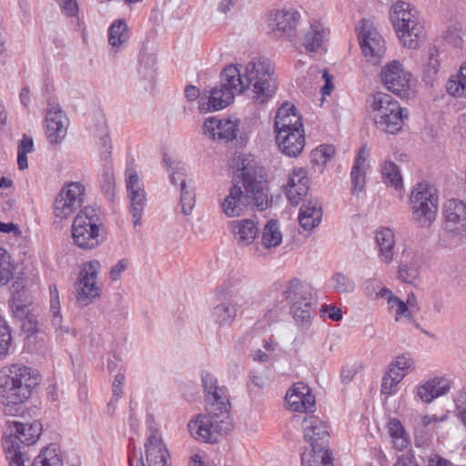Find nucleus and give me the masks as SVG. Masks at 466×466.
<instances>
[{
    "label": "nucleus",
    "mask_w": 466,
    "mask_h": 466,
    "mask_svg": "<svg viewBox=\"0 0 466 466\" xmlns=\"http://www.w3.org/2000/svg\"><path fill=\"white\" fill-rule=\"evenodd\" d=\"M284 296L290 303V308L310 303L312 302V288L309 284L294 279L288 284Z\"/></svg>",
    "instance_id": "obj_31"
},
{
    "label": "nucleus",
    "mask_w": 466,
    "mask_h": 466,
    "mask_svg": "<svg viewBox=\"0 0 466 466\" xmlns=\"http://www.w3.org/2000/svg\"><path fill=\"white\" fill-rule=\"evenodd\" d=\"M128 260L122 258L114 265L109 271V278L112 281H116L120 279L122 273L127 268Z\"/></svg>",
    "instance_id": "obj_61"
},
{
    "label": "nucleus",
    "mask_w": 466,
    "mask_h": 466,
    "mask_svg": "<svg viewBox=\"0 0 466 466\" xmlns=\"http://www.w3.org/2000/svg\"><path fill=\"white\" fill-rule=\"evenodd\" d=\"M49 318L52 326L60 334L68 333L69 329L63 326L59 293L55 284L49 286Z\"/></svg>",
    "instance_id": "obj_35"
},
{
    "label": "nucleus",
    "mask_w": 466,
    "mask_h": 466,
    "mask_svg": "<svg viewBox=\"0 0 466 466\" xmlns=\"http://www.w3.org/2000/svg\"><path fill=\"white\" fill-rule=\"evenodd\" d=\"M380 298L385 299L390 309H394L398 316L409 317L410 310L405 302L396 297L388 288H381L379 290Z\"/></svg>",
    "instance_id": "obj_44"
},
{
    "label": "nucleus",
    "mask_w": 466,
    "mask_h": 466,
    "mask_svg": "<svg viewBox=\"0 0 466 466\" xmlns=\"http://www.w3.org/2000/svg\"><path fill=\"white\" fill-rule=\"evenodd\" d=\"M328 37V31L319 21H313L304 33L301 45L309 52H317L324 47Z\"/></svg>",
    "instance_id": "obj_27"
},
{
    "label": "nucleus",
    "mask_w": 466,
    "mask_h": 466,
    "mask_svg": "<svg viewBox=\"0 0 466 466\" xmlns=\"http://www.w3.org/2000/svg\"><path fill=\"white\" fill-rule=\"evenodd\" d=\"M390 19L403 46L417 49L425 39L424 26L410 4L399 1L391 7Z\"/></svg>",
    "instance_id": "obj_5"
},
{
    "label": "nucleus",
    "mask_w": 466,
    "mask_h": 466,
    "mask_svg": "<svg viewBox=\"0 0 466 466\" xmlns=\"http://www.w3.org/2000/svg\"><path fill=\"white\" fill-rule=\"evenodd\" d=\"M381 175L385 184L390 185L395 188L402 187V177L397 165L389 160L385 161L381 167Z\"/></svg>",
    "instance_id": "obj_42"
},
{
    "label": "nucleus",
    "mask_w": 466,
    "mask_h": 466,
    "mask_svg": "<svg viewBox=\"0 0 466 466\" xmlns=\"http://www.w3.org/2000/svg\"><path fill=\"white\" fill-rule=\"evenodd\" d=\"M101 188L108 199L115 197V177L110 167L106 166L100 177Z\"/></svg>",
    "instance_id": "obj_52"
},
{
    "label": "nucleus",
    "mask_w": 466,
    "mask_h": 466,
    "mask_svg": "<svg viewBox=\"0 0 466 466\" xmlns=\"http://www.w3.org/2000/svg\"><path fill=\"white\" fill-rule=\"evenodd\" d=\"M366 155V147L362 146L355 158L350 172L351 190L353 194L361 192L366 184V172L370 167Z\"/></svg>",
    "instance_id": "obj_32"
},
{
    "label": "nucleus",
    "mask_w": 466,
    "mask_h": 466,
    "mask_svg": "<svg viewBox=\"0 0 466 466\" xmlns=\"http://www.w3.org/2000/svg\"><path fill=\"white\" fill-rule=\"evenodd\" d=\"M447 419H448L447 414H444L441 417H439L437 415H423V416H420L419 420L416 422L415 429L416 430L419 428L424 429V428L429 427L431 424H436L438 422L444 421Z\"/></svg>",
    "instance_id": "obj_57"
},
{
    "label": "nucleus",
    "mask_w": 466,
    "mask_h": 466,
    "mask_svg": "<svg viewBox=\"0 0 466 466\" xmlns=\"http://www.w3.org/2000/svg\"><path fill=\"white\" fill-rule=\"evenodd\" d=\"M38 384L35 371L22 364L0 369V404L6 409L26 401Z\"/></svg>",
    "instance_id": "obj_3"
},
{
    "label": "nucleus",
    "mask_w": 466,
    "mask_h": 466,
    "mask_svg": "<svg viewBox=\"0 0 466 466\" xmlns=\"http://www.w3.org/2000/svg\"><path fill=\"white\" fill-rule=\"evenodd\" d=\"M375 240L378 247V256L381 262L390 264L393 260L395 248V235L389 228H380L375 232Z\"/></svg>",
    "instance_id": "obj_30"
},
{
    "label": "nucleus",
    "mask_w": 466,
    "mask_h": 466,
    "mask_svg": "<svg viewBox=\"0 0 466 466\" xmlns=\"http://www.w3.org/2000/svg\"><path fill=\"white\" fill-rule=\"evenodd\" d=\"M235 162V183L222 203L223 212L233 218L242 215L249 207L266 209L268 198L263 168L252 156L239 155Z\"/></svg>",
    "instance_id": "obj_1"
},
{
    "label": "nucleus",
    "mask_w": 466,
    "mask_h": 466,
    "mask_svg": "<svg viewBox=\"0 0 466 466\" xmlns=\"http://www.w3.org/2000/svg\"><path fill=\"white\" fill-rule=\"evenodd\" d=\"M438 202L435 187L427 183L417 184L410 196L413 221L419 227L429 228L436 219Z\"/></svg>",
    "instance_id": "obj_7"
},
{
    "label": "nucleus",
    "mask_w": 466,
    "mask_h": 466,
    "mask_svg": "<svg viewBox=\"0 0 466 466\" xmlns=\"http://www.w3.org/2000/svg\"><path fill=\"white\" fill-rule=\"evenodd\" d=\"M100 268V262L96 259L83 264L75 283L74 294L78 306L86 307L100 297L102 288L97 283Z\"/></svg>",
    "instance_id": "obj_10"
},
{
    "label": "nucleus",
    "mask_w": 466,
    "mask_h": 466,
    "mask_svg": "<svg viewBox=\"0 0 466 466\" xmlns=\"http://www.w3.org/2000/svg\"><path fill=\"white\" fill-rule=\"evenodd\" d=\"M312 302L290 308V313L297 323L307 327L311 322Z\"/></svg>",
    "instance_id": "obj_50"
},
{
    "label": "nucleus",
    "mask_w": 466,
    "mask_h": 466,
    "mask_svg": "<svg viewBox=\"0 0 466 466\" xmlns=\"http://www.w3.org/2000/svg\"><path fill=\"white\" fill-rule=\"evenodd\" d=\"M295 186L299 187L298 192L295 189H289L287 193V198L292 205H298L309 191V179L306 169L302 167L295 168L289 175L288 182L285 187L293 188Z\"/></svg>",
    "instance_id": "obj_26"
},
{
    "label": "nucleus",
    "mask_w": 466,
    "mask_h": 466,
    "mask_svg": "<svg viewBox=\"0 0 466 466\" xmlns=\"http://www.w3.org/2000/svg\"><path fill=\"white\" fill-rule=\"evenodd\" d=\"M440 62L438 59V51L431 49L429 52L428 62L426 64V71L429 74H436L439 70Z\"/></svg>",
    "instance_id": "obj_62"
},
{
    "label": "nucleus",
    "mask_w": 466,
    "mask_h": 466,
    "mask_svg": "<svg viewBox=\"0 0 466 466\" xmlns=\"http://www.w3.org/2000/svg\"><path fill=\"white\" fill-rule=\"evenodd\" d=\"M12 342L10 329L5 320L0 317V360L6 358Z\"/></svg>",
    "instance_id": "obj_51"
},
{
    "label": "nucleus",
    "mask_w": 466,
    "mask_h": 466,
    "mask_svg": "<svg viewBox=\"0 0 466 466\" xmlns=\"http://www.w3.org/2000/svg\"><path fill=\"white\" fill-rule=\"evenodd\" d=\"M32 304H9V308L14 319L21 320L26 318V315L32 313L30 307Z\"/></svg>",
    "instance_id": "obj_58"
},
{
    "label": "nucleus",
    "mask_w": 466,
    "mask_h": 466,
    "mask_svg": "<svg viewBox=\"0 0 466 466\" xmlns=\"http://www.w3.org/2000/svg\"><path fill=\"white\" fill-rule=\"evenodd\" d=\"M380 283L376 279H369L366 281L364 286V293L369 298H380L379 294L380 289H381Z\"/></svg>",
    "instance_id": "obj_63"
},
{
    "label": "nucleus",
    "mask_w": 466,
    "mask_h": 466,
    "mask_svg": "<svg viewBox=\"0 0 466 466\" xmlns=\"http://www.w3.org/2000/svg\"><path fill=\"white\" fill-rule=\"evenodd\" d=\"M10 435L5 439H13L15 446L35 444L42 433V424L38 420L32 422L12 421L9 424Z\"/></svg>",
    "instance_id": "obj_20"
},
{
    "label": "nucleus",
    "mask_w": 466,
    "mask_h": 466,
    "mask_svg": "<svg viewBox=\"0 0 466 466\" xmlns=\"http://www.w3.org/2000/svg\"><path fill=\"white\" fill-rule=\"evenodd\" d=\"M303 128L302 119L291 103H283L277 110L274 121V131H289Z\"/></svg>",
    "instance_id": "obj_24"
},
{
    "label": "nucleus",
    "mask_w": 466,
    "mask_h": 466,
    "mask_svg": "<svg viewBox=\"0 0 466 466\" xmlns=\"http://www.w3.org/2000/svg\"><path fill=\"white\" fill-rule=\"evenodd\" d=\"M31 466H62L55 449L46 448L35 458Z\"/></svg>",
    "instance_id": "obj_48"
},
{
    "label": "nucleus",
    "mask_w": 466,
    "mask_h": 466,
    "mask_svg": "<svg viewBox=\"0 0 466 466\" xmlns=\"http://www.w3.org/2000/svg\"><path fill=\"white\" fill-rule=\"evenodd\" d=\"M332 288L340 293H351L355 290V282L347 275L337 272L330 279Z\"/></svg>",
    "instance_id": "obj_47"
},
{
    "label": "nucleus",
    "mask_w": 466,
    "mask_h": 466,
    "mask_svg": "<svg viewBox=\"0 0 466 466\" xmlns=\"http://www.w3.org/2000/svg\"><path fill=\"white\" fill-rule=\"evenodd\" d=\"M413 360L406 355L398 356L395 361L392 363L399 370H401L407 374L411 369H413Z\"/></svg>",
    "instance_id": "obj_60"
},
{
    "label": "nucleus",
    "mask_w": 466,
    "mask_h": 466,
    "mask_svg": "<svg viewBox=\"0 0 466 466\" xmlns=\"http://www.w3.org/2000/svg\"><path fill=\"white\" fill-rule=\"evenodd\" d=\"M282 241L279 224L275 219L268 220L263 228L260 245L266 248H276Z\"/></svg>",
    "instance_id": "obj_36"
},
{
    "label": "nucleus",
    "mask_w": 466,
    "mask_h": 466,
    "mask_svg": "<svg viewBox=\"0 0 466 466\" xmlns=\"http://www.w3.org/2000/svg\"><path fill=\"white\" fill-rule=\"evenodd\" d=\"M85 187L80 182H70L63 187L54 202V214L65 219L76 212L83 204Z\"/></svg>",
    "instance_id": "obj_13"
},
{
    "label": "nucleus",
    "mask_w": 466,
    "mask_h": 466,
    "mask_svg": "<svg viewBox=\"0 0 466 466\" xmlns=\"http://www.w3.org/2000/svg\"><path fill=\"white\" fill-rule=\"evenodd\" d=\"M322 210L317 200H309L300 208L299 221L306 230H311L321 221Z\"/></svg>",
    "instance_id": "obj_33"
},
{
    "label": "nucleus",
    "mask_w": 466,
    "mask_h": 466,
    "mask_svg": "<svg viewBox=\"0 0 466 466\" xmlns=\"http://www.w3.org/2000/svg\"><path fill=\"white\" fill-rule=\"evenodd\" d=\"M164 161L168 167V172L170 176V181L174 185H177V182H181L182 178H186L187 167V165L178 160H172L167 156L164 157Z\"/></svg>",
    "instance_id": "obj_46"
},
{
    "label": "nucleus",
    "mask_w": 466,
    "mask_h": 466,
    "mask_svg": "<svg viewBox=\"0 0 466 466\" xmlns=\"http://www.w3.org/2000/svg\"><path fill=\"white\" fill-rule=\"evenodd\" d=\"M301 466H322L316 446L301 453Z\"/></svg>",
    "instance_id": "obj_54"
},
{
    "label": "nucleus",
    "mask_w": 466,
    "mask_h": 466,
    "mask_svg": "<svg viewBox=\"0 0 466 466\" xmlns=\"http://www.w3.org/2000/svg\"><path fill=\"white\" fill-rule=\"evenodd\" d=\"M276 143L279 150L290 157H298L305 146L304 128L277 131Z\"/></svg>",
    "instance_id": "obj_23"
},
{
    "label": "nucleus",
    "mask_w": 466,
    "mask_h": 466,
    "mask_svg": "<svg viewBox=\"0 0 466 466\" xmlns=\"http://www.w3.org/2000/svg\"><path fill=\"white\" fill-rule=\"evenodd\" d=\"M320 312L324 316H328L332 320L338 321L342 318V311L339 308L333 305H323Z\"/></svg>",
    "instance_id": "obj_64"
},
{
    "label": "nucleus",
    "mask_w": 466,
    "mask_h": 466,
    "mask_svg": "<svg viewBox=\"0 0 466 466\" xmlns=\"http://www.w3.org/2000/svg\"><path fill=\"white\" fill-rule=\"evenodd\" d=\"M126 187L129 202L128 212L132 216V223L135 227L141 225V218L146 208L147 199L144 189V184L134 169L126 172Z\"/></svg>",
    "instance_id": "obj_14"
},
{
    "label": "nucleus",
    "mask_w": 466,
    "mask_h": 466,
    "mask_svg": "<svg viewBox=\"0 0 466 466\" xmlns=\"http://www.w3.org/2000/svg\"><path fill=\"white\" fill-rule=\"evenodd\" d=\"M179 186L181 212L185 216H188L195 206V193L191 185L187 183L186 178H182Z\"/></svg>",
    "instance_id": "obj_43"
},
{
    "label": "nucleus",
    "mask_w": 466,
    "mask_h": 466,
    "mask_svg": "<svg viewBox=\"0 0 466 466\" xmlns=\"http://www.w3.org/2000/svg\"><path fill=\"white\" fill-rule=\"evenodd\" d=\"M399 278L401 281L413 284L420 276V259L410 249H404L399 266Z\"/></svg>",
    "instance_id": "obj_29"
},
{
    "label": "nucleus",
    "mask_w": 466,
    "mask_h": 466,
    "mask_svg": "<svg viewBox=\"0 0 466 466\" xmlns=\"http://www.w3.org/2000/svg\"><path fill=\"white\" fill-rule=\"evenodd\" d=\"M68 118L58 104H49L46 116V135L51 144L61 143L66 137Z\"/></svg>",
    "instance_id": "obj_19"
},
{
    "label": "nucleus",
    "mask_w": 466,
    "mask_h": 466,
    "mask_svg": "<svg viewBox=\"0 0 466 466\" xmlns=\"http://www.w3.org/2000/svg\"><path fill=\"white\" fill-rule=\"evenodd\" d=\"M380 79L389 91L401 98H408L414 93L412 75L398 60H393L382 67Z\"/></svg>",
    "instance_id": "obj_11"
},
{
    "label": "nucleus",
    "mask_w": 466,
    "mask_h": 466,
    "mask_svg": "<svg viewBox=\"0 0 466 466\" xmlns=\"http://www.w3.org/2000/svg\"><path fill=\"white\" fill-rule=\"evenodd\" d=\"M445 229L453 235L466 238V204L458 199H449L444 205Z\"/></svg>",
    "instance_id": "obj_18"
},
{
    "label": "nucleus",
    "mask_w": 466,
    "mask_h": 466,
    "mask_svg": "<svg viewBox=\"0 0 466 466\" xmlns=\"http://www.w3.org/2000/svg\"><path fill=\"white\" fill-rule=\"evenodd\" d=\"M190 435L197 441L216 443L230 430L231 420L225 413L208 412L197 416L188 422Z\"/></svg>",
    "instance_id": "obj_9"
},
{
    "label": "nucleus",
    "mask_w": 466,
    "mask_h": 466,
    "mask_svg": "<svg viewBox=\"0 0 466 466\" xmlns=\"http://www.w3.org/2000/svg\"><path fill=\"white\" fill-rule=\"evenodd\" d=\"M129 39L127 25L123 20L115 21L108 29V43L115 48L121 47Z\"/></svg>",
    "instance_id": "obj_38"
},
{
    "label": "nucleus",
    "mask_w": 466,
    "mask_h": 466,
    "mask_svg": "<svg viewBox=\"0 0 466 466\" xmlns=\"http://www.w3.org/2000/svg\"><path fill=\"white\" fill-rule=\"evenodd\" d=\"M71 234L75 245L81 249L99 247L106 235L99 208L85 207L74 218Z\"/></svg>",
    "instance_id": "obj_4"
},
{
    "label": "nucleus",
    "mask_w": 466,
    "mask_h": 466,
    "mask_svg": "<svg viewBox=\"0 0 466 466\" xmlns=\"http://www.w3.org/2000/svg\"><path fill=\"white\" fill-rule=\"evenodd\" d=\"M203 131L214 141L228 143L237 137L239 131V120L235 116L223 118L211 116L204 122Z\"/></svg>",
    "instance_id": "obj_15"
},
{
    "label": "nucleus",
    "mask_w": 466,
    "mask_h": 466,
    "mask_svg": "<svg viewBox=\"0 0 466 466\" xmlns=\"http://www.w3.org/2000/svg\"><path fill=\"white\" fill-rule=\"evenodd\" d=\"M125 382V376L121 373H118L115 376L114 381H113V396L108 403V409H112V410H115V403L118 401V400L122 397V386Z\"/></svg>",
    "instance_id": "obj_55"
},
{
    "label": "nucleus",
    "mask_w": 466,
    "mask_h": 466,
    "mask_svg": "<svg viewBox=\"0 0 466 466\" xmlns=\"http://www.w3.org/2000/svg\"><path fill=\"white\" fill-rule=\"evenodd\" d=\"M300 15L294 9H281L272 15L271 31L278 37L293 41L297 36V27Z\"/></svg>",
    "instance_id": "obj_17"
},
{
    "label": "nucleus",
    "mask_w": 466,
    "mask_h": 466,
    "mask_svg": "<svg viewBox=\"0 0 466 466\" xmlns=\"http://www.w3.org/2000/svg\"><path fill=\"white\" fill-rule=\"evenodd\" d=\"M33 296L24 281H15L12 285V298L9 304H33Z\"/></svg>",
    "instance_id": "obj_45"
},
{
    "label": "nucleus",
    "mask_w": 466,
    "mask_h": 466,
    "mask_svg": "<svg viewBox=\"0 0 466 466\" xmlns=\"http://www.w3.org/2000/svg\"><path fill=\"white\" fill-rule=\"evenodd\" d=\"M239 74L233 66H228L221 73L218 86L210 90L208 104L201 102L199 110H219L227 107L234 100L236 94L244 92V86L239 81Z\"/></svg>",
    "instance_id": "obj_8"
},
{
    "label": "nucleus",
    "mask_w": 466,
    "mask_h": 466,
    "mask_svg": "<svg viewBox=\"0 0 466 466\" xmlns=\"http://www.w3.org/2000/svg\"><path fill=\"white\" fill-rule=\"evenodd\" d=\"M229 229L234 241L239 247H248L254 244L259 233L258 222L256 217L233 220L229 223Z\"/></svg>",
    "instance_id": "obj_22"
},
{
    "label": "nucleus",
    "mask_w": 466,
    "mask_h": 466,
    "mask_svg": "<svg viewBox=\"0 0 466 466\" xmlns=\"http://www.w3.org/2000/svg\"><path fill=\"white\" fill-rule=\"evenodd\" d=\"M302 427L304 438L310 443V448H322L318 444V441L324 440L329 434L325 422L318 416L310 414L305 417Z\"/></svg>",
    "instance_id": "obj_28"
},
{
    "label": "nucleus",
    "mask_w": 466,
    "mask_h": 466,
    "mask_svg": "<svg viewBox=\"0 0 466 466\" xmlns=\"http://www.w3.org/2000/svg\"><path fill=\"white\" fill-rule=\"evenodd\" d=\"M13 439H5L3 441L4 451L10 466H29L25 463L29 459L26 456L24 446H15Z\"/></svg>",
    "instance_id": "obj_37"
},
{
    "label": "nucleus",
    "mask_w": 466,
    "mask_h": 466,
    "mask_svg": "<svg viewBox=\"0 0 466 466\" xmlns=\"http://www.w3.org/2000/svg\"><path fill=\"white\" fill-rule=\"evenodd\" d=\"M146 459L148 466H171L169 452L161 438L155 434L148 437L145 444Z\"/></svg>",
    "instance_id": "obj_25"
},
{
    "label": "nucleus",
    "mask_w": 466,
    "mask_h": 466,
    "mask_svg": "<svg viewBox=\"0 0 466 466\" xmlns=\"http://www.w3.org/2000/svg\"><path fill=\"white\" fill-rule=\"evenodd\" d=\"M360 44L364 56L371 64H379L385 55V41L372 21L363 19L359 32Z\"/></svg>",
    "instance_id": "obj_12"
},
{
    "label": "nucleus",
    "mask_w": 466,
    "mask_h": 466,
    "mask_svg": "<svg viewBox=\"0 0 466 466\" xmlns=\"http://www.w3.org/2000/svg\"><path fill=\"white\" fill-rule=\"evenodd\" d=\"M238 301L233 299L222 302L212 309V319L220 327L230 326L237 316Z\"/></svg>",
    "instance_id": "obj_34"
},
{
    "label": "nucleus",
    "mask_w": 466,
    "mask_h": 466,
    "mask_svg": "<svg viewBox=\"0 0 466 466\" xmlns=\"http://www.w3.org/2000/svg\"><path fill=\"white\" fill-rule=\"evenodd\" d=\"M388 431L398 450H403L410 444L409 435L398 419H390L388 422Z\"/></svg>",
    "instance_id": "obj_39"
},
{
    "label": "nucleus",
    "mask_w": 466,
    "mask_h": 466,
    "mask_svg": "<svg viewBox=\"0 0 466 466\" xmlns=\"http://www.w3.org/2000/svg\"><path fill=\"white\" fill-rule=\"evenodd\" d=\"M285 399L289 408L295 412H311L315 407V397L303 382L295 383Z\"/></svg>",
    "instance_id": "obj_21"
},
{
    "label": "nucleus",
    "mask_w": 466,
    "mask_h": 466,
    "mask_svg": "<svg viewBox=\"0 0 466 466\" xmlns=\"http://www.w3.org/2000/svg\"><path fill=\"white\" fill-rule=\"evenodd\" d=\"M368 103L378 129L389 134H397L402 129L403 121L409 116L408 110L390 94L377 92Z\"/></svg>",
    "instance_id": "obj_6"
},
{
    "label": "nucleus",
    "mask_w": 466,
    "mask_h": 466,
    "mask_svg": "<svg viewBox=\"0 0 466 466\" xmlns=\"http://www.w3.org/2000/svg\"><path fill=\"white\" fill-rule=\"evenodd\" d=\"M202 383L207 398V411L218 412L229 417V400L227 390L218 385L217 379L206 373L202 375Z\"/></svg>",
    "instance_id": "obj_16"
},
{
    "label": "nucleus",
    "mask_w": 466,
    "mask_h": 466,
    "mask_svg": "<svg viewBox=\"0 0 466 466\" xmlns=\"http://www.w3.org/2000/svg\"><path fill=\"white\" fill-rule=\"evenodd\" d=\"M431 386H432V392L434 398L445 395L451 389L450 381L445 378H433L429 380Z\"/></svg>",
    "instance_id": "obj_56"
},
{
    "label": "nucleus",
    "mask_w": 466,
    "mask_h": 466,
    "mask_svg": "<svg viewBox=\"0 0 466 466\" xmlns=\"http://www.w3.org/2000/svg\"><path fill=\"white\" fill-rule=\"evenodd\" d=\"M335 147L332 145H320L311 152V161L319 166H324L335 156Z\"/></svg>",
    "instance_id": "obj_49"
},
{
    "label": "nucleus",
    "mask_w": 466,
    "mask_h": 466,
    "mask_svg": "<svg viewBox=\"0 0 466 466\" xmlns=\"http://www.w3.org/2000/svg\"><path fill=\"white\" fill-rule=\"evenodd\" d=\"M432 386H431L430 381H426L424 384L420 385L417 388V395L418 397L426 403L431 402L435 398L432 392Z\"/></svg>",
    "instance_id": "obj_59"
},
{
    "label": "nucleus",
    "mask_w": 466,
    "mask_h": 466,
    "mask_svg": "<svg viewBox=\"0 0 466 466\" xmlns=\"http://www.w3.org/2000/svg\"><path fill=\"white\" fill-rule=\"evenodd\" d=\"M239 74L244 91L250 90L251 99L257 104H265L277 90L274 67L267 57H254L247 65L233 66Z\"/></svg>",
    "instance_id": "obj_2"
},
{
    "label": "nucleus",
    "mask_w": 466,
    "mask_h": 466,
    "mask_svg": "<svg viewBox=\"0 0 466 466\" xmlns=\"http://www.w3.org/2000/svg\"><path fill=\"white\" fill-rule=\"evenodd\" d=\"M21 322V328L25 332L29 333L27 336V344L30 345L31 343L35 342L37 335V327H38V320L36 315L32 312L28 315H26V318L21 319L19 320Z\"/></svg>",
    "instance_id": "obj_53"
},
{
    "label": "nucleus",
    "mask_w": 466,
    "mask_h": 466,
    "mask_svg": "<svg viewBox=\"0 0 466 466\" xmlns=\"http://www.w3.org/2000/svg\"><path fill=\"white\" fill-rule=\"evenodd\" d=\"M446 89L452 96H466V63L461 66L456 76L448 80Z\"/></svg>",
    "instance_id": "obj_40"
},
{
    "label": "nucleus",
    "mask_w": 466,
    "mask_h": 466,
    "mask_svg": "<svg viewBox=\"0 0 466 466\" xmlns=\"http://www.w3.org/2000/svg\"><path fill=\"white\" fill-rule=\"evenodd\" d=\"M15 266L11 255L0 248V288L6 286L14 278Z\"/></svg>",
    "instance_id": "obj_41"
}]
</instances>
